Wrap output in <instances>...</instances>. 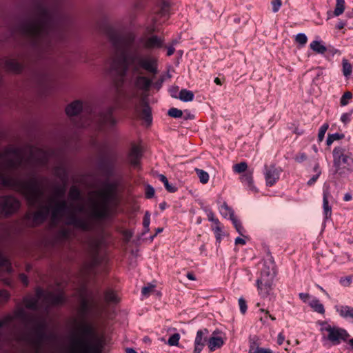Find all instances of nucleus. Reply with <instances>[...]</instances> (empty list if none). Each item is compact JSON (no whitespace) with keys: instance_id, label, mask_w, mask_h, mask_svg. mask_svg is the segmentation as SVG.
Returning <instances> with one entry per match:
<instances>
[{"instance_id":"nucleus-56","label":"nucleus","mask_w":353,"mask_h":353,"mask_svg":"<svg viewBox=\"0 0 353 353\" xmlns=\"http://www.w3.org/2000/svg\"><path fill=\"white\" fill-rule=\"evenodd\" d=\"M13 319V317L10 315H8L6 316L3 319L0 320V327H1L3 325H6L10 322H11Z\"/></svg>"},{"instance_id":"nucleus-54","label":"nucleus","mask_w":353,"mask_h":353,"mask_svg":"<svg viewBox=\"0 0 353 353\" xmlns=\"http://www.w3.org/2000/svg\"><path fill=\"white\" fill-rule=\"evenodd\" d=\"M307 159V155L305 153H299L295 156L294 160L297 163H302Z\"/></svg>"},{"instance_id":"nucleus-44","label":"nucleus","mask_w":353,"mask_h":353,"mask_svg":"<svg viewBox=\"0 0 353 353\" xmlns=\"http://www.w3.org/2000/svg\"><path fill=\"white\" fill-rule=\"evenodd\" d=\"M328 127H329L328 124L325 123L320 128L319 134H318V139H319V141H323L325 134L327 130L328 129Z\"/></svg>"},{"instance_id":"nucleus-19","label":"nucleus","mask_w":353,"mask_h":353,"mask_svg":"<svg viewBox=\"0 0 353 353\" xmlns=\"http://www.w3.org/2000/svg\"><path fill=\"white\" fill-rule=\"evenodd\" d=\"M142 104L143 108L140 113V117L148 125H150L152 123L151 109L144 100L142 101Z\"/></svg>"},{"instance_id":"nucleus-34","label":"nucleus","mask_w":353,"mask_h":353,"mask_svg":"<svg viewBox=\"0 0 353 353\" xmlns=\"http://www.w3.org/2000/svg\"><path fill=\"white\" fill-rule=\"evenodd\" d=\"M336 7L334 11L335 16H339L342 14L345 10V1L344 0H336Z\"/></svg>"},{"instance_id":"nucleus-8","label":"nucleus","mask_w":353,"mask_h":353,"mask_svg":"<svg viewBox=\"0 0 353 353\" xmlns=\"http://www.w3.org/2000/svg\"><path fill=\"white\" fill-rule=\"evenodd\" d=\"M274 273L268 272L263 276H260L256 280V285L259 295L262 298H265L270 295L273 289Z\"/></svg>"},{"instance_id":"nucleus-12","label":"nucleus","mask_w":353,"mask_h":353,"mask_svg":"<svg viewBox=\"0 0 353 353\" xmlns=\"http://www.w3.org/2000/svg\"><path fill=\"white\" fill-rule=\"evenodd\" d=\"M265 179L268 186L273 185L279 179L280 170L274 165L265 166Z\"/></svg>"},{"instance_id":"nucleus-59","label":"nucleus","mask_w":353,"mask_h":353,"mask_svg":"<svg viewBox=\"0 0 353 353\" xmlns=\"http://www.w3.org/2000/svg\"><path fill=\"white\" fill-rule=\"evenodd\" d=\"M321 172H319L318 171V174H316L315 175H314L308 181H307V185H313L316 181V180L318 179V178L319 177V176L321 175Z\"/></svg>"},{"instance_id":"nucleus-63","label":"nucleus","mask_w":353,"mask_h":353,"mask_svg":"<svg viewBox=\"0 0 353 353\" xmlns=\"http://www.w3.org/2000/svg\"><path fill=\"white\" fill-rule=\"evenodd\" d=\"M73 212H74L76 214L77 212H83L85 210L84 205L82 204H78L75 206L74 210H72Z\"/></svg>"},{"instance_id":"nucleus-1","label":"nucleus","mask_w":353,"mask_h":353,"mask_svg":"<svg viewBox=\"0 0 353 353\" xmlns=\"http://www.w3.org/2000/svg\"><path fill=\"white\" fill-rule=\"evenodd\" d=\"M49 154L38 148H30L28 157L20 148H9L4 153H0V164L8 170L18 171L16 175L0 173V183L22 194L28 204L37 208L32 215L34 224L43 223L50 211L52 219L55 221L66 215L67 223L83 231H93L97 221L110 216L118 203V184L116 182H104L101 187L90 193L88 201L87 217H81L72 210V204L65 200L57 201L49 197L45 201V192L38 179L32 174L37 165H45Z\"/></svg>"},{"instance_id":"nucleus-17","label":"nucleus","mask_w":353,"mask_h":353,"mask_svg":"<svg viewBox=\"0 0 353 353\" xmlns=\"http://www.w3.org/2000/svg\"><path fill=\"white\" fill-rule=\"evenodd\" d=\"M268 272H272L274 273V277L276 274L275 264L274 259L272 256H270L263 263V268L261 270V276H263Z\"/></svg>"},{"instance_id":"nucleus-26","label":"nucleus","mask_w":353,"mask_h":353,"mask_svg":"<svg viewBox=\"0 0 353 353\" xmlns=\"http://www.w3.org/2000/svg\"><path fill=\"white\" fill-rule=\"evenodd\" d=\"M328 194H329L328 191L325 190L323 192V210H324V213H325L326 218L330 217L332 214V208L329 205V202H328V199H327Z\"/></svg>"},{"instance_id":"nucleus-16","label":"nucleus","mask_w":353,"mask_h":353,"mask_svg":"<svg viewBox=\"0 0 353 353\" xmlns=\"http://www.w3.org/2000/svg\"><path fill=\"white\" fill-rule=\"evenodd\" d=\"M134 84L138 89L147 92L152 85V81L149 78L139 74L136 77Z\"/></svg>"},{"instance_id":"nucleus-42","label":"nucleus","mask_w":353,"mask_h":353,"mask_svg":"<svg viewBox=\"0 0 353 353\" xmlns=\"http://www.w3.org/2000/svg\"><path fill=\"white\" fill-rule=\"evenodd\" d=\"M150 223V214L149 212L147 211L145 213L143 221V225L145 228L144 232L149 231Z\"/></svg>"},{"instance_id":"nucleus-48","label":"nucleus","mask_w":353,"mask_h":353,"mask_svg":"<svg viewBox=\"0 0 353 353\" xmlns=\"http://www.w3.org/2000/svg\"><path fill=\"white\" fill-rule=\"evenodd\" d=\"M212 230L214 232L216 240L220 241L223 235L222 226H214Z\"/></svg>"},{"instance_id":"nucleus-9","label":"nucleus","mask_w":353,"mask_h":353,"mask_svg":"<svg viewBox=\"0 0 353 353\" xmlns=\"http://www.w3.org/2000/svg\"><path fill=\"white\" fill-rule=\"evenodd\" d=\"M327 333V339L333 345H338L341 341H346L350 337V334L346 330L336 326L329 327Z\"/></svg>"},{"instance_id":"nucleus-43","label":"nucleus","mask_w":353,"mask_h":353,"mask_svg":"<svg viewBox=\"0 0 353 353\" xmlns=\"http://www.w3.org/2000/svg\"><path fill=\"white\" fill-rule=\"evenodd\" d=\"M232 222L234 226L235 227V229L237 231V232L239 234L243 235L244 232V228L241 225V223L236 218L232 219Z\"/></svg>"},{"instance_id":"nucleus-13","label":"nucleus","mask_w":353,"mask_h":353,"mask_svg":"<svg viewBox=\"0 0 353 353\" xmlns=\"http://www.w3.org/2000/svg\"><path fill=\"white\" fill-rule=\"evenodd\" d=\"M142 157V151L139 146L133 145L129 152L128 160L130 164L134 168H137Z\"/></svg>"},{"instance_id":"nucleus-5","label":"nucleus","mask_w":353,"mask_h":353,"mask_svg":"<svg viewBox=\"0 0 353 353\" xmlns=\"http://www.w3.org/2000/svg\"><path fill=\"white\" fill-rule=\"evenodd\" d=\"M64 301V294L61 290L53 292L38 289L35 297L26 299L24 303L27 308L37 310L40 301L43 302V306L45 307H48L50 305L61 304Z\"/></svg>"},{"instance_id":"nucleus-2","label":"nucleus","mask_w":353,"mask_h":353,"mask_svg":"<svg viewBox=\"0 0 353 353\" xmlns=\"http://www.w3.org/2000/svg\"><path fill=\"white\" fill-rule=\"evenodd\" d=\"M59 17L54 0H34L30 14L10 29L13 32L30 39L32 46L43 51L50 45Z\"/></svg>"},{"instance_id":"nucleus-46","label":"nucleus","mask_w":353,"mask_h":353,"mask_svg":"<svg viewBox=\"0 0 353 353\" xmlns=\"http://www.w3.org/2000/svg\"><path fill=\"white\" fill-rule=\"evenodd\" d=\"M155 285L148 284L147 286H144L142 288L141 293L144 296H148L154 290Z\"/></svg>"},{"instance_id":"nucleus-36","label":"nucleus","mask_w":353,"mask_h":353,"mask_svg":"<svg viewBox=\"0 0 353 353\" xmlns=\"http://www.w3.org/2000/svg\"><path fill=\"white\" fill-rule=\"evenodd\" d=\"M169 8H170V2L167 0H162L159 14L163 17L166 16L167 14H168Z\"/></svg>"},{"instance_id":"nucleus-31","label":"nucleus","mask_w":353,"mask_h":353,"mask_svg":"<svg viewBox=\"0 0 353 353\" xmlns=\"http://www.w3.org/2000/svg\"><path fill=\"white\" fill-rule=\"evenodd\" d=\"M195 172L197 174L199 181L201 183L205 184L208 182L209 174L207 172L199 168H195Z\"/></svg>"},{"instance_id":"nucleus-52","label":"nucleus","mask_w":353,"mask_h":353,"mask_svg":"<svg viewBox=\"0 0 353 353\" xmlns=\"http://www.w3.org/2000/svg\"><path fill=\"white\" fill-rule=\"evenodd\" d=\"M352 112H346L343 113L341 117V121L343 122L345 125L348 123L350 121Z\"/></svg>"},{"instance_id":"nucleus-18","label":"nucleus","mask_w":353,"mask_h":353,"mask_svg":"<svg viewBox=\"0 0 353 353\" xmlns=\"http://www.w3.org/2000/svg\"><path fill=\"white\" fill-rule=\"evenodd\" d=\"M253 171H248L241 176V181L243 183L245 184L248 188L253 191H256L253 181Z\"/></svg>"},{"instance_id":"nucleus-4","label":"nucleus","mask_w":353,"mask_h":353,"mask_svg":"<svg viewBox=\"0 0 353 353\" xmlns=\"http://www.w3.org/2000/svg\"><path fill=\"white\" fill-rule=\"evenodd\" d=\"M105 345L103 336L98 335L94 327L81 323L69 339V353H103Z\"/></svg>"},{"instance_id":"nucleus-10","label":"nucleus","mask_w":353,"mask_h":353,"mask_svg":"<svg viewBox=\"0 0 353 353\" xmlns=\"http://www.w3.org/2000/svg\"><path fill=\"white\" fill-rule=\"evenodd\" d=\"M20 207V202L12 196H3L0 203L1 212L6 215L15 212Z\"/></svg>"},{"instance_id":"nucleus-29","label":"nucleus","mask_w":353,"mask_h":353,"mask_svg":"<svg viewBox=\"0 0 353 353\" xmlns=\"http://www.w3.org/2000/svg\"><path fill=\"white\" fill-rule=\"evenodd\" d=\"M310 307L316 312L323 314L325 313V308L322 303L320 301L314 299L310 302Z\"/></svg>"},{"instance_id":"nucleus-30","label":"nucleus","mask_w":353,"mask_h":353,"mask_svg":"<svg viewBox=\"0 0 353 353\" xmlns=\"http://www.w3.org/2000/svg\"><path fill=\"white\" fill-rule=\"evenodd\" d=\"M158 177L160 181H161L163 184H164V186L165 188V189L167 190V191H168L169 192H175L177 190V188L173 185L172 184H170L168 180V179L166 178V176L163 174H159L158 175Z\"/></svg>"},{"instance_id":"nucleus-41","label":"nucleus","mask_w":353,"mask_h":353,"mask_svg":"<svg viewBox=\"0 0 353 353\" xmlns=\"http://www.w3.org/2000/svg\"><path fill=\"white\" fill-rule=\"evenodd\" d=\"M179 334L175 333L168 339V344L170 346H176L179 344Z\"/></svg>"},{"instance_id":"nucleus-37","label":"nucleus","mask_w":353,"mask_h":353,"mask_svg":"<svg viewBox=\"0 0 353 353\" xmlns=\"http://www.w3.org/2000/svg\"><path fill=\"white\" fill-rule=\"evenodd\" d=\"M54 174L58 176L61 181L67 179V173L64 168L57 167L54 169Z\"/></svg>"},{"instance_id":"nucleus-27","label":"nucleus","mask_w":353,"mask_h":353,"mask_svg":"<svg viewBox=\"0 0 353 353\" xmlns=\"http://www.w3.org/2000/svg\"><path fill=\"white\" fill-rule=\"evenodd\" d=\"M337 312L339 314L344 318H352L353 319V307L345 305L341 306L337 308Z\"/></svg>"},{"instance_id":"nucleus-20","label":"nucleus","mask_w":353,"mask_h":353,"mask_svg":"<svg viewBox=\"0 0 353 353\" xmlns=\"http://www.w3.org/2000/svg\"><path fill=\"white\" fill-rule=\"evenodd\" d=\"M104 301L107 303H117L119 302V298L114 290L108 289L104 292Z\"/></svg>"},{"instance_id":"nucleus-33","label":"nucleus","mask_w":353,"mask_h":353,"mask_svg":"<svg viewBox=\"0 0 353 353\" xmlns=\"http://www.w3.org/2000/svg\"><path fill=\"white\" fill-rule=\"evenodd\" d=\"M65 186H56L54 188L53 195L51 197H53L54 200H57V199H61L63 197V196L65 195Z\"/></svg>"},{"instance_id":"nucleus-62","label":"nucleus","mask_w":353,"mask_h":353,"mask_svg":"<svg viewBox=\"0 0 353 353\" xmlns=\"http://www.w3.org/2000/svg\"><path fill=\"white\" fill-rule=\"evenodd\" d=\"M9 297V294L7 291L1 290L0 291V300L1 301H6Z\"/></svg>"},{"instance_id":"nucleus-61","label":"nucleus","mask_w":353,"mask_h":353,"mask_svg":"<svg viewBox=\"0 0 353 353\" xmlns=\"http://www.w3.org/2000/svg\"><path fill=\"white\" fill-rule=\"evenodd\" d=\"M99 263L98 258L94 256L93 257L92 261L91 264L89 265L88 270L92 271L94 266H96Z\"/></svg>"},{"instance_id":"nucleus-11","label":"nucleus","mask_w":353,"mask_h":353,"mask_svg":"<svg viewBox=\"0 0 353 353\" xmlns=\"http://www.w3.org/2000/svg\"><path fill=\"white\" fill-rule=\"evenodd\" d=\"M45 339L46 334L41 325L37 326L33 332L28 336V341L37 352H40Z\"/></svg>"},{"instance_id":"nucleus-40","label":"nucleus","mask_w":353,"mask_h":353,"mask_svg":"<svg viewBox=\"0 0 353 353\" xmlns=\"http://www.w3.org/2000/svg\"><path fill=\"white\" fill-rule=\"evenodd\" d=\"M168 114L173 118H180L183 116V112L176 108H172L168 110Z\"/></svg>"},{"instance_id":"nucleus-32","label":"nucleus","mask_w":353,"mask_h":353,"mask_svg":"<svg viewBox=\"0 0 353 353\" xmlns=\"http://www.w3.org/2000/svg\"><path fill=\"white\" fill-rule=\"evenodd\" d=\"M69 198L73 201L81 199V192L77 187L72 186L70 188L69 191Z\"/></svg>"},{"instance_id":"nucleus-47","label":"nucleus","mask_w":353,"mask_h":353,"mask_svg":"<svg viewBox=\"0 0 353 353\" xmlns=\"http://www.w3.org/2000/svg\"><path fill=\"white\" fill-rule=\"evenodd\" d=\"M0 268H5L8 270L10 269V263L1 254H0Z\"/></svg>"},{"instance_id":"nucleus-50","label":"nucleus","mask_w":353,"mask_h":353,"mask_svg":"<svg viewBox=\"0 0 353 353\" xmlns=\"http://www.w3.org/2000/svg\"><path fill=\"white\" fill-rule=\"evenodd\" d=\"M282 5L281 0H272V6L273 12H276L279 10Z\"/></svg>"},{"instance_id":"nucleus-64","label":"nucleus","mask_w":353,"mask_h":353,"mask_svg":"<svg viewBox=\"0 0 353 353\" xmlns=\"http://www.w3.org/2000/svg\"><path fill=\"white\" fill-rule=\"evenodd\" d=\"M330 135L331 136V137L332 138V140H334V141L339 140L344 137L343 134H339V133H334V134H332Z\"/></svg>"},{"instance_id":"nucleus-57","label":"nucleus","mask_w":353,"mask_h":353,"mask_svg":"<svg viewBox=\"0 0 353 353\" xmlns=\"http://www.w3.org/2000/svg\"><path fill=\"white\" fill-rule=\"evenodd\" d=\"M321 326V331H329V327H332V326L330 325L326 321H321L319 323Z\"/></svg>"},{"instance_id":"nucleus-28","label":"nucleus","mask_w":353,"mask_h":353,"mask_svg":"<svg viewBox=\"0 0 353 353\" xmlns=\"http://www.w3.org/2000/svg\"><path fill=\"white\" fill-rule=\"evenodd\" d=\"M310 46L313 51L319 54H323L327 50L326 47L323 45L321 41H312Z\"/></svg>"},{"instance_id":"nucleus-35","label":"nucleus","mask_w":353,"mask_h":353,"mask_svg":"<svg viewBox=\"0 0 353 353\" xmlns=\"http://www.w3.org/2000/svg\"><path fill=\"white\" fill-rule=\"evenodd\" d=\"M343 74L345 77H349L352 74V65L346 60H343Z\"/></svg>"},{"instance_id":"nucleus-14","label":"nucleus","mask_w":353,"mask_h":353,"mask_svg":"<svg viewBox=\"0 0 353 353\" xmlns=\"http://www.w3.org/2000/svg\"><path fill=\"white\" fill-rule=\"evenodd\" d=\"M163 41V39L156 35H153L147 39H141L140 43H141L146 49H155L162 48Z\"/></svg>"},{"instance_id":"nucleus-21","label":"nucleus","mask_w":353,"mask_h":353,"mask_svg":"<svg viewBox=\"0 0 353 353\" xmlns=\"http://www.w3.org/2000/svg\"><path fill=\"white\" fill-rule=\"evenodd\" d=\"M208 333L209 332L207 329L197 331L194 340V345L204 347L206 342V336L208 334Z\"/></svg>"},{"instance_id":"nucleus-25","label":"nucleus","mask_w":353,"mask_h":353,"mask_svg":"<svg viewBox=\"0 0 353 353\" xmlns=\"http://www.w3.org/2000/svg\"><path fill=\"white\" fill-rule=\"evenodd\" d=\"M179 99L183 102H190L193 101L194 94L192 91L187 89H182L179 92Z\"/></svg>"},{"instance_id":"nucleus-7","label":"nucleus","mask_w":353,"mask_h":353,"mask_svg":"<svg viewBox=\"0 0 353 353\" xmlns=\"http://www.w3.org/2000/svg\"><path fill=\"white\" fill-rule=\"evenodd\" d=\"M114 107H108L101 111L95 118V123L100 129L110 128L117 123V120L113 117Z\"/></svg>"},{"instance_id":"nucleus-49","label":"nucleus","mask_w":353,"mask_h":353,"mask_svg":"<svg viewBox=\"0 0 353 353\" xmlns=\"http://www.w3.org/2000/svg\"><path fill=\"white\" fill-rule=\"evenodd\" d=\"M238 301H239L240 311L243 314H244L246 312L247 308H248L246 301L242 297L239 298Z\"/></svg>"},{"instance_id":"nucleus-45","label":"nucleus","mask_w":353,"mask_h":353,"mask_svg":"<svg viewBox=\"0 0 353 353\" xmlns=\"http://www.w3.org/2000/svg\"><path fill=\"white\" fill-rule=\"evenodd\" d=\"M307 36L303 33H299L296 36V41L301 45L303 46L307 43Z\"/></svg>"},{"instance_id":"nucleus-55","label":"nucleus","mask_w":353,"mask_h":353,"mask_svg":"<svg viewBox=\"0 0 353 353\" xmlns=\"http://www.w3.org/2000/svg\"><path fill=\"white\" fill-rule=\"evenodd\" d=\"M352 282V278L350 276L342 277L340 279V283L344 286H348Z\"/></svg>"},{"instance_id":"nucleus-53","label":"nucleus","mask_w":353,"mask_h":353,"mask_svg":"<svg viewBox=\"0 0 353 353\" xmlns=\"http://www.w3.org/2000/svg\"><path fill=\"white\" fill-rule=\"evenodd\" d=\"M74 125L78 128H85L90 125V121L81 119L75 122Z\"/></svg>"},{"instance_id":"nucleus-58","label":"nucleus","mask_w":353,"mask_h":353,"mask_svg":"<svg viewBox=\"0 0 353 353\" xmlns=\"http://www.w3.org/2000/svg\"><path fill=\"white\" fill-rule=\"evenodd\" d=\"M81 309L83 312H86L89 309V304L87 300L83 299L81 304Z\"/></svg>"},{"instance_id":"nucleus-60","label":"nucleus","mask_w":353,"mask_h":353,"mask_svg":"<svg viewBox=\"0 0 353 353\" xmlns=\"http://www.w3.org/2000/svg\"><path fill=\"white\" fill-rule=\"evenodd\" d=\"M253 353H272V352L270 349L257 347Z\"/></svg>"},{"instance_id":"nucleus-15","label":"nucleus","mask_w":353,"mask_h":353,"mask_svg":"<svg viewBox=\"0 0 353 353\" xmlns=\"http://www.w3.org/2000/svg\"><path fill=\"white\" fill-rule=\"evenodd\" d=\"M82 101L76 100L67 105L65 112L69 117L77 116L83 109Z\"/></svg>"},{"instance_id":"nucleus-6","label":"nucleus","mask_w":353,"mask_h":353,"mask_svg":"<svg viewBox=\"0 0 353 353\" xmlns=\"http://www.w3.org/2000/svg\"><path fill=\"white\" fill-rule=\"evenodd\" d=\"M333 166L335 173L341 177H346L353 172V156L343 147L334 148L332 151Z\"/></svg>"},{"instance_id":"nucleus-3","label":"nucleus","mask_w":353,"mask_h":353,"mask_svg":"<svg viewBox=\"0 0 353 353\" xmlns=\"http://www.w3.org/2000/svg\"><path fill=\"white\" fill-rule=\"evenodd\" d=\"M107 36L117 50L111 70L119 77L123 78L130 66L135 73H139L140 68L154 74L158 72L156 60L141 52L140 43L134 41V34L121 36L110 28L107 31Z\"/></svg>"},{"instance_id":"nucleus-38","label":"nucleus","mask_w":353,"mask_h":353,"mask_svg":"<svg viewBox=\"0 0 353 353\" xmlns=\"http://www.w3.org/2000/svg\"><path fill=\"white\" fill-rule=\"evenodd\" d=\"M352 98V94L350 92H345L340 99L341 106H345L349 103V101Z\"/></svg>"},{"instance_id":"nucleus-22","label":"nucleus","mask_w":353,"mask_h":353,"mask_svg":"<svg viewBox=\"0 0 353 353\" xmlns=\"http://www.w3.org/2000/svg\"><path fill=\"white\" fill-rule=\"evenodd\" d=\"M224 342L221 337L212 336L208 340V347L211 351L215 350L216 348L221 347Z\"/></svg>"},{"instance_id":"nucleus-24","label":"nucleus","mask_w":353,"mask_h":353,"mask_svg":"<svg viewBox=\"0 0 353 353\" xmlns=\"http://www.w3.org/2000/svg\"><path fill=\"white\" fill-rule=\"evenodd\" d=\"M219 212L224 218H227L228 216H229L231 221L232 220V219L235 218L234 214V210L230 207H229L225 202H224L220 206Z\"/></svg>"},{"instance_id":"nucleus-39","label":"nucleus","mask_w":353,"mask_h":353,"mask_svg":"<svg viewBox=\"0 0 353 353\" xmlns=\"http://www.w3.org/2000/svg\"><path fill=\"white\" fill-rule=\"evenodd\" d=\"M248 168V165L245 162H241L239 163L235 164L233 166L234 172L236 173H242L245 172Z\"/></svg>"},{"instance_id":"nucleus-51","label":"nucleus","mask_w":353,"mask_h":353,"mask_svg":"<svg viewBox=\"0 0 353 353\" xmlns=\"http://www.w3.org/2000/svg\"><path fill=\"white\" fill-rule=\"evenodd\" d=\"M154 189L150 185H148L145 189V196L148 199H151L154 195Z\"/></svg>"},{"instance_id":"nucleus-23","label":"nucleus","mask_w":353,"mask_h":353,"mask_svg":"<svg viewBox=\"0 0 353 353\" xmlns=\"http://www.w3.org/2000/svg\"><path fill=\"white\" fill-rule=\"evenodd\" d=\"M7 70L13 72H19L22 70V65L15 59H8L6 62Z\"/></svg>"}]
</instances>
